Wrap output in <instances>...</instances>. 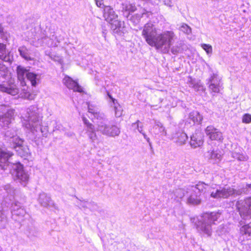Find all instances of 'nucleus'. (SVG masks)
Instances as JSON below:
<instances>
[{"instance_id":"nucleus-1","label":"nucleus","mask_w":251,"mask_h":251,"mask_svg":"<svg viewBox=\"0 0 251 251\" xmlns=\"http://www.w3.org/2000/svg\"><path fill=\"white\" fill-rule=\"evenodd\" d=\"M142 36L150 46L163 53L169 52L171 45L177 39L176 34L172 30L157 33V29L151 23H147L143 27Z\"/></svg>"},{"instance_id":"nucleus-2","label":"nucleus","mask_w":251,"mask_h":251,"mask_svg":"<svg viewBox=\"0 0 251 251\" xmlns=\"http://www.w3.org/2000/svg\"><path fill=\"white\" fill-rule=\"evenodd\" d=\"M41 118L39 109L36 105H31L26 110L23 121V126L33 133L40 131L43 136L47 137L48 131L46 127L41 126Z\"/></svg>"},{"instance_id":"nucleus-3","label":"nucleus","mask_w":251,"mask_h":251,"mask_svg":"<svg viewBox=\"0 0 251 251\" xmlns=\"http://www.w3.org/2000/svg\"><path fill=\"white\" fill-rule=\"evenodd\" d=\"M236 205L243 219L247 220L251 218V197L238 201ZM250 236H251V222L240 228L239 240L242 242L249 240Z\"/></svg>"},{"instance_id":"nucleus-4","label":"nucleus","mask_w":251,"mask_h":251,"mask_svg":"<svg viewBox=\"0 0 251 251\" xmlns=\"http://www.w3.org/2000/svg\"><path fill=\"white\" fill-rule=\"evenodd\" d=\"M221 215L219 212H212L203 214L196 221V228L201 233L205 234L208 237L211 235L212 232V225L215 224Z\"/></svg>"},{"instance_id":"nucleus-5","label":"nucleus","mask_w":251,"mask_h":251,"mask_svg":"<svg viewBox=\"0 0 251 251\" xmlns=\"http://www.w3.org/2000/svg\"><path fill=\"white\" fill-rule=\"evenodd\" d=\"M103 15L105 20L110 23L111 28L114 33H119L120 29L124 27V22L117 20L118 15L111 6H107L104 7Z\"/></svg>"},{"instance_id":"nucleus-6","label":"nucleus","mask_w":251,"mask_h":251,"mask_svg":"<svg viewBox=\"0 0 251 251\" xmlns=\"http://www.w3.org/2000/svg\"><path fill=\"white\" fill-rule=\"evenodd\" d=\"M251 189V184H247L245 188H243L242 191H236L233 188L230 187H219L216 189H213V190L211 192L210 196L214 199H226L230 196L236 194V195H240L241 193H246V189Z\"/></svg>"},{"instance_id":"nucleus-7","label":"nucleus","mask_w":251,"mask_h":251,"mask_svg":"<svg viewBox=\"0 0 251 251\" xmlns=\"http://www.w3.org/2000/svg\"><path fill=\"white\" fill-rule=\"evenodd\" d=\"M28 70L21 65L17 67L16 72L18 79L20 81V84L23 87L21 88L22 92L21 95L22 97L29 100H32L34 99L35 95L31 94L27 91V87L26 86L25 81L26 74L28 73Z\"/></svg>"},{"instance_id":"nucleus-8","label":"nucleus","mask_w":251,"mask_h":251,"mask_svg":"<svg viewBox=\"0 0 251 251\" xmlns=\"http://www.w3.org/2000/svg\"><path fill=\"white\" fill-rule=\"evenodd\" d=\"M96 130L103 135L111 137L119 136L121 132L120 128L116 125H107L103 122L98 124Z\"/></svg>"},{"instance_id":"nucleus-9","label":"nucleus","mask_w":251,"mask_h":251,"mask_svg":"<svg viewBox=\"0 0 251 251\" xmlns=\"http://www.w3.org/2000/svg\"><path fill=\"white\" fill-rule=\"evenodd\" d=\"M82 119L84 125L86 126V133L90 142L92 144H94L99 140V138L96 133V128L95 126L91 123L83 115L82 116Z\"/></svg>"},{"instance_id":"nucleus-10","label":"nucleus","mask_w":251,"mask_h":251,"mask_svg":"<svg viewBox=\"0 0 251 251\" xmlns=\"http://www.w3.org/2000/svg\"><path fill=\"white\" fill-rule=\"evenodd\" d=\"M82 119L84 125L86 126V133L90 142L92 144H94L99 140V138L96 133V128L95 126L91 123L83 115L82 116Z\"/></svg>"},{"instance_id":"nucleus-11","label":"nucleus","mask_w":251,"mask_h":251,"mask_svg":"<svg viewBox=\"0 0 251 251\" xmlns=\"http://www.w3.org/2000/svg\"><path fill=\"white\" fill-rule=\"evenodd\" d=\"M15 171L17 179L22 185L25 186L29 179V175L23 169V166L20 163H16L13 165Z\"/></svg>"},{"instance_id":"nucleus-12","label":"nucleus","mask_w":251,"mask_h":251,"mask_svg":"<svg viewBox=\"0 0 251 251\" xmlns=\"http://www.w3.org/2000/svg\"><path fill=\"white\" fill-rule=\"evenodd\" d=\"M57 43H59V41L54 34L50 37L45 35L37 40L35 46L39 47L46 45L48 47H55L57 46Z\"/></svg>"},{"instance_id":"nucleus-13","label":"nucleus","mask_w":251,"mask_h":251,"mask_svg":"<svg viewBox=\"0 0 251 251\" xmlns=\"http://www.w3.org/2000/svg\"><path fill=\"white\" fill-rule=\"evenodd\" d=\"M207 84L213 92L219 93L222 85L221 78L217 74H213L208 79Z\"/></svg>"},{"instance_id":"nucleus-14","label":"nucleus","mask_w":251,"mask_h":251,"mask_svg":"<svg viewBox=\"0 0 251 251\" xmlns=\"http://www.w3.org/2000/svg\"><path fill=\"white\" fill-rule=\"evenodd\" d=\"M206 135L211 140L222 141L223 136L222 133L218 129L215 128L213 126H209L205 129Z\"/></svg>"},{"instance_id":"nucleus-15","label":"nucleus","mask_w":251,"mask_h":251,"mask_svg":"<svg viewBox=\"0 0 251 251\" xmlns=\"http://www.w3.org/2000/svg\"><path fill=\"white\" fill-rule=\"evenodd\" d=\"M63 83L69 89L73 90L75 92H82V88L78 82L74 80L68 76H65L63 79Z\"/></svg>"},{"instance_id":"nucleus-16","label":"nucleus","mask_w":251,"mask_h":251,"mask_svg":"<svg viewBox=\"0 0 251 251\" xmlns=\"http://www.w3.org/2000/svg\"><path fill=\"white\" fill-rule=\"evenodd\" d=\"M203 143V135L200 131H197L191 136L190 144L194 148L200 147Z\"/></svg>"},{"instance_id":"nucleus-17","label":"nucleus","mask_w":251,"mask_h":251,"mask_svg":"<svg viewBox=\"0 0 251 251\" xmlns=\"http://www.w3.org/2000/svg\"><path fill=\"white\" fill-rule=\"evenodd\" d=\"M14 114V110L10 109L5 113L0 115V125L3 127L8 126L13 119Z\"/></svg>"},{"instance_id":"nucleus-18","label":"nucleus","mask_w":251,"mask_h":251,"mask_svg":"<svg viewBox=\"0 0 251 251\" xmlns=\"http://www.w3.org/2000/svg\"><path fill=\"white\" fill-rule=\"evenodd\" d=\"M38 201L41 206L46 207H54L57 209V206L54 202L51 200L50 197L48 196L45 193H42L39 194L38 198Z\"/></svg>"},{"instance_id":"nucleus-19","label":"nucleus","mask_w":251,"mask_h":251,"mask_svg":"<svg viewBox=\"0 0 251 251\" xmlns=\"http://www.w3.org/2000/svg\"><path fill=\"white\" fill-rule=\"evenodd\" d=\"M13 60V56L6 49V46L3 43H0V60L11 63Z\"/></svg>"},{"instance_id":"nucleus-20","label":"nucleus","mask_w":251,"mask_h":251,"mask_svg":"<svg viewBox=\"0 0 251 251\" xmlns=\"http://www.w3.org/2000/svg\"><path fill=\"white\" fill-rule=\"evenodd\" d=\"M151 15V12L146 11V10L143 9L141 14H135L134 15H130L128 13L126 15L127 19L130 21L134 25H137L141 20V17L146 16L147 17H149Z\"/></svg>"},{"instance_id":"nucleus-21","label":"nucleus","mask_w":251,"mask_h":251,"mask_svg":"<svg viewBox=\"0 0 251 251\" xmlns=\"http://www.w3.org/2000/svg\"><path fill=\"white\" fill-rule=\"evenodd\" d=\"M171 139L177 146H182L186 143L188 136L184 132L178 131L172 134Z\"/></svg>"},{"instance_id":"nucleus-22","label":"nucleus","mask_w":251,"mask_h":251,"mask_svg":"<svg viewBox=\"0 0 251 251\" xmlns=\"http://www.w3.org/2000/svg\"><path fill=\"white\" fill-rule=\"evenodd\" d=\"M0 91L12 96L17 95L19 92V89L14 84H0Z\"/></svg>"},{"instance_id":"nucleus-23","label":"nucleus","mask_w":251,"mask_h":251,"mask_svg":"<svg viewBox=\"0 0 251 251\" xmlns=\"http://www.w3.org/2000/svg\"><path fill=\"white\" fill-rule=\"evenodd\" d=\"M190 190V195L187 199V202L192 205L199 204L201 202V196L197 193H195Z\"/></svg>"},{"instance_id":"nucleus-24","label":"nucleus","mask_w":251,"mask_h":251,"mask_svg":"<svg viewBox=\"0 0 251 251\" xmlns=\"http://www.w3.org/2000/svg\"><path fill=\"white\" fill-rule=\"evenodd\" d=\"M3 189L6 192L7 197H9L10 201L14 199L18 190L15 188L10 184H6L3 186Z\"/></svg>"},{"instance_id":"nucleus-25","label":"nucleus","mask_w":251,"mask_h":251,"mask_svg":"<svg viewBox=\"0 0 251 251\" xmlns=\"http://www.w3.org/2000/svg\"><path fill=\"white\" fill-rule=\"evenodd\" d=\"M203 117L200 113L196 111L190 113L188 120L192 121L193 125L200 124L202 120Z\"/></svg>"},{"instance_id":"nucleus-26","label":"nucleus","mask_w":251,"mask_h":251,"mask_svg":"<svg viewBox=\"0 0 251 251\" xmlns=\"http://www.w3.org/2000/svg\"><path fill=\"white\" fill-rule=\"evenodd\" d=\"M40 75L28 71L26 74V77L30 81L32 86H36L40 80Z\"/></svg>"},{"instance_id":"nucleus-27","label":"nucleus","mask_w":251,"mask_h":251,"mask_svg":"<svg viewBox=\"0 0 251 251\" xmlns=\"http://www.w3.org/2000/svg\"><path fill=\"white\" fill-rule=\"evenodd\" d=\"M24 142V140L17 135L14 138L11 139V141L7 142V143L10 148L15 150L18 147L23 145Z\"/></svg>"},{"instance_id":"nucleus-28","label":"nucleus","mask_w":251,"mask_h":251,"mask_svg":"<svg viewBox=\"0 0 251 251\" xmlns=\"http://www.w3.org/2000/svg\"><path fill=\"white\" fill-rule=\"evenodd\" d=\"M15 150L21 157H27L30 154L28 147L24 145V144L18 147Z\"/></svg>"},{"instance_id":"nucleus-29","label":"nucleus","mask_w":251,"mask_h":251,"mask_svg":"<svg viewBox=\"0 0 251 251\" xmlns=\"http://www.w3.org/2000/svg\"><path fill=\"white\" fill-rule=\"evenodd\" d=\"M189 84L190 87L193 88L196 91L203 90V86L200 81L192 79L191 77L190 78Z\"/></svg>"},{"instance_id":"nucleus-30","label":"nucleus","mask_w":251,"mask_h":251,"mask_svg":"<svg viewBox=\"0 0 251 251\" xmlns=\"http://www.w3.org/2000/svg\"><path fill=\"white\" fill-rule=\"evenodd\" d=\"M208 187V185L204 183L201 182L197 184L195 186H192L191 187V191L195 193H197L198 194L201 195V193L203 192L206 189V188Z\"/></svg>"},{"instance_id":"nucleus-31","label":"nucleus","mask_w":251,"mask_h":251,"mask_svg":"<svg viewBox=\"0 0 251 251\" xmlns=\"http://www.w3.org/2000/svg\"><path fill=\"white\" fill-rule=\"evenodd\" d=\"M20 55L26 60H31L32 58L30 56V53L28 49L24 46L20 47L18 49Z\"/></svg>"},{"instance_id":"nucleus-32","label":"nucleus","mask_w":251,"mask_h":251,"mask_svg":"<svg viewBox=\"0 0 251 251\" xmlns=\"http://www.w3.org/2000/svg\"><path fill=\"white\" fill-rule=\"evenodd\" d=\"M136 126V128H137L138 131L143 135L144 138L147 140V141L149 143L150 146L151 147V143L150 142V138L149 137H148L147 135L146 134V133L144 132H143V126L141 124V123L140 122V121L137 120L136 122V123H133L132 124V126Z\"/></svg>"},{"instance_id":"nucleus-33","label":"nucleus","mask_w":251,"mask_h":251,"mask_svg":"<svg viewBox=\"0 0 251 251\" xmlns=\"http://www.w3.org/2000/svg\"><path fill=\"white\" fill-rule=\"evenodd\" d=\"M137 10L134 4L129 2H125L122 4V10L125 12H134Z\"/></svg>"},{"instance_id":"nucleus-34","label":"nucleus","mask_w":251,"mask_h":251,"mask_svg":"<svg viewBox=\"0 0 251 251\" xmlns=\"http://www.w3.org/2000/svg\"><path fill=\"white\" fill-rule=\"evenodd\" d=\"M17 136V130L14 128H12L7 130L4 134L5 140L7 142L11 141V139L14 138Z\"/></svg>"},{"instance_id":"nucleus-35","label":"nucleus","mask_w":251,"mask_h":251,"mask_svg":"<svg viewBox=\"0 0 251 251\" xmlns=\"http://www.w3.org/2000/svg\"><path fill=\"white\" fill-rule=\"evenodd\" d=\"M7 156H8V154L7 155L4 153H2L1 151L0 150V170H5V163H7Z\"/></svg>"},{"instance_id":"nucleus-36","label":"nucleus","mask_w":251,"mask_h":251,"mask_svg":"<svg viewBox=\"0 0 251 251\" xmlns=\"http://www.w3.org/2000/svg\"><path fill=\"white\" fill-rule=\"evenodd\" d=\"M220 151H214L212 150L210 152H208V157L209 158L211 159H214L215 160H220L221 158V154L220 152Z\"/></svg>"},{"instance_id":"nucleus-37","label":"nucleus","mask_w":251,"mask_h":251,"mask_svg":"<svg viewBox=\"0 0 251 251\" xmlns=\"http://www.w3.org/2000/svg\"><path fill=\"white\" fill-rule=\"evenodd\" d=\"M174 42H175V41ZM174 43L171 45V47L169 49V50L171 49L172 53L174 54H176L177 53L181 52L182 50V49L181 46V44L180 43L176 44L174 46H172Z\"/></svg>"},{"instance_id":"nucleus-38","label":"nucleus","mask_w":251,"mask_h":251,"mask_svg":"<svg viewBox=\"0 0 251 251\" xmlns=\"http://www.w3.org/2000/svg\"><path fill=\"white\" fill-rule=\"evenodd\" d=\"M109 97L112 100L113 103L114 104H115V101L116 100L114 99H113L111 95H108ZM114 110H115V116L116 117H120L122 115V110L121 108V107L119 105H116L114 106Z\"/></svg>"},{"instance_id":"nucleus-39","label":"nucleus","mask_w":251,"mask_h":251,"mask_svg":"<svg viewBox=\"0 0 251 251\" xmlns=\"http://www.w3.org/2000/svg\"><path fill=\"white\" fill-rule=\"evenodd\" d=\"M174 195L175 196V200L179 201L180 199H182L184 196V191L182 189H176L174 192Z\"/></svg>"},{"instance_id":"nucleus-40","label":"nucleus","mask_w":251,"mask_h":251,"mask_svg":"<svg viewBox=\"0 0 251 251\" xmlns=\"http://www.w3.org/2000/svg\"><path fill=\"white\" fill-rule=\"evenodd\" d=\"M232 157L239 161H246L248 159L247 156L237 152H233Z\"/></svg>"},{"instance_id":"nucleus-41","label":"nucleus","mask_w":251,"mask_h":251,"mask_svg":"<svg viewBox=\"0 0 251 251\" xmlns=\"http://www.w3.org/2000/svg\"><path fill=\"white\" fill-rule=\"evenodd\" d=\"M157 127L159 128V130L160 133L164 134L165 135H166L167 132L165 130V127L163 126V124L160 122L159 121H155V125L154 127Z\"/></svg>"},{"instance_id":"nucleus-42","label":"nucleus","mask_w":251,"mask_h":251,"mask_svg":"<svg viewBox=\"0 0 251 251\" xmlns=\"http://www.w3.org/2000/svg\"><path fill=\"white\" fill-rule=\"evenodd\" d=\"M23 206L21 203L18 201H15L11 203L12 213L13 215L15 211L18 210Z\"/></svg>"},{"instance_id":"nucleus-43","label":"nucleus","mask_w":251,"mask_h":251,"mask_svg":"<svg viewBox=\"0 0 251 251\" xmlns=\"http://www.w3.org/2000/svg\"><path fill=\"white\" fill-rule=\"evenodd\" d=\"M6 224V218L3 213L0 211V228H4Z\"/></svg>"},{"instance_id":"nucleus-44","label":"nucleus","mask_w":251,"mask_h":251,"mask_svg":"<svg viewBox=\"0 0 251 251\" xmlns=\"http://www.w3.org/2000/svg\"><path fill=\"white\" fill-rule=\"evenodd\" d=\"M179 30L186 34H189L191 32V28L185 24H183L181 25V26L179 27Z\"/></svg>"},{"instance_id":"nucleus-45","label":"nucleus","mask_w":251,"mask_h":251,"mask_svg":"<svg viewBox=\"0 0 251 251\" xmlns=\"http://www.w3.org/2000/svg\"><path fill=\"white\" fill-rule=\"evenodd\" d=\"M202 48L205 50L207 54L211 53L212 52V46L209 44H203L201 45Z\"/></svg>"},{"instance_id":"nucleus-46","label":"nucleus","mask_w":251,"mask_h":251,"mask_svg":"<svg viewBox=\"0 0 251 251\" xmlns=\"http://www.w3.org/2000/svg\"><path fill=\"white\" fill-rule=\"evenodd\" d=\"M26 212L24 208L23 207H21L18 210L15 211V213L13 215H16L20 217H23L25 214Z\"/></svg>"},{"instance_id":"nucleus-47","label":"nucleus","mask_w":251,"mask_h":251,"mask_svg":"<svg viewBox=\"0 0 251 251\" xmlns=\"http://www.w3.org/2000/svg\"><path fill=\"white\" fill-rule=\"evenodd\" d=\"M242 122L244 123H251V115L249 114H245L243 116Z\"/></svg>"},{"instance_id":"nucleus-48","label":"nucleus","mask_w":251,"mask_h":251,"mask_svg":"<svg viewBox=\"0 0 251 251\" xmlns=\"http://www.w3.org/2000/svg\"><path fill=\"white\" fill-rule=\"evenodd\" d=\"M94 117L98 120H102L105 118V115L103 113L99 111H97L94 115Z\"/></svg>"},{"instance_id":"nucleus-49","label":"nucleus","mask_w":251,"mask_h":251,"mask_svg":"<svg viewBox=\"0 0 251 251\" xmlns=\"http://www.w3.org/2000/svg\"><path fill=\"white\" fill-rule=\"evenodd\" d=\"M0 150L2 152V153H5L6 154L8 155V156H7V163H5L6 164V166H5V170H6L7 169V167L8 166H9V158L13 155L12 153L10 152H5L3 151H2L1 149H0Z\"/></svg>"},{"instance_id":"nucleus-50","label":"nucleus","mask_w":251,"mask_h":251,"mask_svg":"<svg viewBox=\"0 0 251 251\" xmlns=\"http://www.w3.org/2000/svg\"><path fill=\"white\" fill-rule=\"evenodd\" d=\"M96 2L97 5L100 8L104 9L106 6L104 5L103 0H96Z\"/></svg>"},{"instance_id":"nucleus-51","label":"nucleus","mask_w":251,"mask_h":251,"mask_svg":"<svg viewBox=\"0 0 251 251\" xmlns=\"http://www.w3.org/2000/svg\"><path fill=\"white\" fill-rule=\"evenodd\" d=\"M97 111H98L97 109L92 108L90 105H88V112L89 113H92L94 115Z\"/></svg>"},{"instance_id":"nucleus-52","label":"nucleus","mask_w":251,"mask_h":251,"mask_svg":"<svg viewBox=\"0 0 251 251\" xmlns=\"http://www.w3.org/2000/svg\"><path fill=\"white\" fill-rule=\"evenodd\" d=\"M3 27L2 26L1 24H0V34L1 35H3V33H4V31H3Z\"/></svg>"},{"instance_id":"nucleus-53","label":"nucleus","mask_w":251,"mask_h":251,"mask_svg":"<svg viewBox=\"0 0 251 251\" xmlns=\"http://www.w3.org/2000/svg\"><path fill=\"white\" fill-rule=\"evenodd\" d=\"M85 203V202H82V203L80 204V206H81L83 208H87V206H86V205Z\"/></svg>"}]
</instances>
